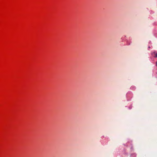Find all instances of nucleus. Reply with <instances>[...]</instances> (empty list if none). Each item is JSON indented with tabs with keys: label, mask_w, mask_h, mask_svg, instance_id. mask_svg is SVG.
<instances>
[{
	"label": "nucleus",
	"mask_w": 157,
	"mask_h": 157,
	"mask_svg": "<svg viewBox=\"0 0 157 157\" xmlns=\"http://www.w3.org/2000/svg\"><path fill=\"white\" fill-rule=\"evenodd\" d=\"M154 55H153V56L155 57H157V53L155 52H154Z\"/></svg>",
	"instance_id": "nucleus-1"
},
{
	"label": "nucleus",
	"mask_w": 157,
	"mask_h": 157,
	"mask_svg": "<svg viewBox=\"0 0 157 157\" xmlns=\"http://www.w3.org/2000/svg\"><path fill=\"white\" fill-rule=\"evenodd\" d=\"M156 66H157V61L156 62Z\"/></svg>",
	"instance_id": "nucleus-2"
}]
</instances>
